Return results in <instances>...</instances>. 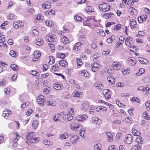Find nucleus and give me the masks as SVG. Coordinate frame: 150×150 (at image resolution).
I'll list each match as a JSON object with an SVG mask.
<instances>
[{
  "label": "nucleus",
  "instance_id": "obj_43",
  "mask_svg": "<svg viewBox=\"0 0 150 150\" xmlns=\"http://www.w3.org/2000/svg\"><path fill=\"white\" fill-rule=\"evenodd\" d=\"M101 145L100 144L98 143L95 145L94 146V149L95 150H101L100 148V146Z\"/></svg>",
  "mask_w": 150,
  "mask_h": 150
},
{
  "label": "nucleus",
  "instance_id": "obj_51",
  "mask_svg": "<svg viewBox=\"0 0 150 150\" xmlns=\"http://www.w3.org/2000/svg\"><path fill=\"white\" fill-rule=\"evenodd\" d=\"M31 72L32 73V74L33 75H35L36 76H38L39 75V73L36 71L31 70Z\"/></svg>",
  "mask_w": 150,
  "mask_h": 150
},
{
  "label": "nucleus",
  "instance_id": "obj_29",
  "mask_svg": "<svg viewBox=\"0 0 150 150\" xmlns=\"http://www.w3.org/2000/svg\"><path fill=\"white\" fill-rule=\"evenodd\" d=\"M139 61L141 63L143 64H145L148 62V61L145 59H143L141 58H139L138 59Z\"/></svg>",
  "mask_w": 150,
  "mask_h": 150
},
{
  "label": "nucleus",
  "instance_id": "obj_27",
  "mask_svg": "<svg viewBox=\"0 0 150 150\" xmlns=\"http://www.w3.org/2000/svg\"><path fill=\"white\" fill-rule=\"evenodd\" d=\"M81 95V92L78 91H76L72 94V96L74 97H79Z\"/></svg>",
  "mask_w": 150,
  "mask_h": 150
},
{
  "label": "nucleus",
  "instance_id": "obj_18",
  "mask_svg": "<svg viewBox=\"0 0 150 150\" xmlns=\"http://www.w3.org/2000/svg\"><path fill=\"white\" fill-rule=\"evenodd\" d=\"M132 132L133 134L135 136H138L140 135V133L139 132L137 131V130L133 128L132 129Z\"/></svg>",
  "mask_w": 150,
  "mask_h": 150
},
{
  "label": "nucleus",
  "instance_id": "obj_44",
  "mask_svg": "<svg viewBox=\"0 0 150 150\" xmlns=\"http://www.w3.org/2000/svg\"><path fill=\"white\" fill-rule=\"evenodd\" d=\"M58 56L59 58L64 59L65 57V55L64 53H59L58 54Z\"/></svg>",
  "mask_w": 150,
  "mask_h": 150
},
{
  "label": "nucleus",
  "instance_id": "obj_16",
  "mask_svg": "<svg viewBox=\"0 0 150 150\" xmlns=\"http://www.w3.org/2000/svg\"><path fill=\"white\" fill-rule=\"evenodd\" d=\"M69 136L68 133L67 132H65L62 134L59 135V137L61 140H63L67 138Z\"/></svg>",
  "mask_w": 150,
  "mask_h": 150
},
{
  "label": "nucleus",
  "instance_id": "obj_20",
  "mask_svg": "<svg viewBox=\"0 0 150 150\" xmlns=\"http://www.w3.org/2000/svg\"><path fill=\"white\" fill-rule=\"evenodd\" d=\"M62 42L64 43L67 44L69 42V40L66 37H63L61 39Z\"/></svg>",
  "mask_w": 150,
  "mask_h": 150
},
{
  "label": "nucleus",
  "instance_id": "obj_31",
  "mask_svg": "<svg viewBox=\"0 0 150 150\" xmlns=\"http://www.w3.org/2000/svg\"><path fill=\"white\" fill-rule=\"evenodd\" d=\"M11 68L13 70L15 71L18 69V66L15 64H12L10 66Z\"/></svg>",
  "mask_w": 150,
  "mask_h": 150
},
{
  "label": "nucleus",
  "instance_id": "obj_36",
  "mask_svg": "<svg viewBox=\"0 0 150 150\" xmlns=\"http://www.w3.org/2000/svg\"><path fill=\"white\" fill-rule=\"evenodd\" d=\"M145 71V70L143 68H141L140 69L139 72L138 73H136V75L137 76H139L142 74H143Z\"/></svg>",
  "mask_w": 150,
  "mask_h": 150
},
{
  "label": "nucleus",
  "instance_id": "obj_17",
  "mask_svg": "<svg viewBox=\"0 0 150 150\" xmlns=\"http://www.w3.org/2000/svg\"><path fill=\"white\" fill-rule=\"evenodd\" d=\"M115 36L114 35L112 36L110 38L107 39V42L109 44H112V41L115 39Z\"/></svg>",
  "mask_w": 150,
  "mask_h": 150
},
{
  "label": "nucleus",
  "instance_id": "obj_10",
  "mask_svg": "<svg viewBox=\"0 0 150 150\" xmlns=\"http://www.w3.org/2000/svg\"><path fill=\"white\" fill-rule=\"evenodd\" d=\"M37 100L39 104H42V103L45 101L44 96L42 95H40L38 97Z\"/></svg>",
  "mask_w": 150,
  "mask_h": 150
},
{
  "label": "nucleus",
  "instance_id": "obj_30",
  "mask_svg": "<svg viewBox=\"0 0 150 150\" xmlns=\"http://www.w3.org/2000/svg\"><path fill=\"white\" fill-rule=\"evenodd\" d=\"M34 56L36 58L39 57L41 55L40 52L38 51L34 52Z\"/></svg>",
  "mask_w": 150,
  "mask_h": 150
},
{
  "label": "nucleus",
  "instance_id": "obj_46",
  "mask_svg": "<svg viewBox=\"0 0 150 150\" xmlns=\"http://www.w3.org/2000/svg\"><path fill=\"white\" fill-rule=\"evenodd\" d=\"M85 129H83L81 130L80 132H79V134L82 137L84 138L85 136L84 135V133L85 132Z\"/></svg>",
  "mask_w": 150,
  "mask_h": 150
},
{
  "label": "nucleus",
  "instance_id": "obj_53",
  "mask_svg": "<svg viewBox=\"0 0 150 150\" xmlns=\"http://www.w3.org/2000/svg\"><path fill=\"white\" fill-rule=\"evenodd\" d=\"M134 1L133 0H129L127 3V5L130 6L134 4Z\"/></svg>",
  "mask_w": 150,
  "mask_h": 150
},
{
  "label": "nucleus",
  "instance_id": "obj_24",
  "mask_svg": "<svg viewBox=\"0 0 150 150\" xmlns=\"http://www.w3.org/2000/svg\"><path fill=\"white\" fill-rule=\"evenodd\" d=\"M106 134L108 136V140L110 142L112 141V135L111 133L110 132H107Z\"/></svg>",
  "mask_w": 150,
  "mask_h": 150
},
{
  "label": "nucleus",
  "instance_id": "obj_62",
  "mask_svg": "<svg viewBox=\"0 0 150 150\" xmlns=\"http://www.w3.org/2000/svg\"><path fill=\"white\" fill-rule=\"evenodd\" d=\"M46 7H47L48 8H50L51 7V4L49 2H46L44 3Z\"/></svg>",
  "mask_w": 150,
  "mask_h": 150
},
{
  "label": "nucleus",
  "instance_id": "obj_52",
  "mask_svg": "<svg viewBox=\"0 0 150 150\" xmlns=\"http://www.w3.org/2000/svg\"><path fill=\"white\" fill-rule=\"evenodd\" d=\"M94 86L96 87H98L99 89H101L103 88L102 85L101 84H98L97 83H96L94 85Z\"/></svg>",
  "mask_w": 150,
  "mask_h": 150
},
{
  "label": "nucleus",
  "instance_id": "obj_13",
  "mask_svg": "<svg viewBox=\"0 0 150 150\" xmlns=\"http://www.w3.org/2000/svg\"><path fill=\"white\" fill-rule=\"evenodd\" d=\"M82 45V43L81 42H78L76 43L73 47V50L75 51H77L78 49H79L80 46Z\"/></svg>",
  "mask_w": 150,
  "mask_h": 150
},
{
  "label": "nucleus",
  "instance_id": "obj_63",
  "mask_svg": "<svg viewBox=\"0 0 150 150\" xmlns=\"http://www.w3.org/2000/svg\"><path fill=\"white\" fill-rule=\"evenodd\" d=\"M130 24L131 27L132 28H134L133 27H134V25L136 24V22L134 21H132L131 22Z\"/></svg>",
  "mask_w": 150,
  "mask_h": 150
},
{
  "label": "nucleus",
  "instance_id": "obj_7",
  "mask_svg": "<svg viewBox=\"0 0 150 150\" xmlns=\"http://www.w3.org/2000/svg\"><path fill=\"white\" fill-rule=\"evenodd\" d=\"M128 63L129 64L132 66L135 65L136 63V60L134 58L131 57L128 59Z\"/></svg>",
  "mask_w": 150,
  "mask_h": 150
},
{
  "label": "nucleus",
  "instance_id": "obj_14",
  "mask_svg": "<svg viewBox=\"0 0 150 150\" xmlns=\"http://www.w3.org/2000/svg\"><path fill=\"white\" fill-rule=\"evenodd\" d=\"M82 110L83 111L87 110L89 107V105L86 103H84L82 105Z\"/></svg>",
  "mask_w": 150,
  "mask_h": 150
},
{
  "label": "nucleus",
  "instance_id": "obj_15",
  "mask_svg": "<svg viewBox=\"0 0 150 150\" xmlns=\"http://www.w3.org/2000/svg\"><path fill=\"white\" fill-rule=\"evenodd\" d=\"M62 86V83H55L53 84V87L55 89L59 90L61 88Z\"/></svg>",
  "mask_w": 150,
  "mask_h": 150
},
{
  "label": "nucleus",
  "instance_id": "obj_4",
  "mask_svg": "<svg viewBox=\"0 0 150 150\" xmlns=\"http://www.w3.org/2000/svg\"><path fill=\"white\" fill-rule=\"evenodd\" d=\"M126 139L125 140V142L127 144H131L132 140V136L130 134H127L125 136Z\"/></svg>",
  "mask_w": 150,
  "mask_h": 150
},
{
  "label": "nucleus",
  "instance_id": "obj_48",
  "mask_svg": "<svg viewBox=\"0 0 150 150\" xmlns=\"http://www.w3.org/2000/svg\"><path fill=\"white\" fill-rule=\"evenodd\" d=\"M43 142L46 145H51L52 144L51 142H50L48 140L46 139L44 140L43 141Z\"/></svg>",
  "mask_w": 150,
  "mask_h": 150
},
{
  "label": "nucleus",
  "instance_id": "obj_28",
  "mask_svg": "<svg viewBox=\"0 0 150 150\" xmlns=\"http://www.w3.org/2000/svg\"><path fill=\"white\" fill-rule=\"evenodd\" d=\"M108 81L110 83L114 82L115 81V79L111 76H109L107 78Z\"/></svg>",
  "mask_w": 150,
  "mask_h": 150
},
{
  "label": "nucleus",
  "instance_id": "obj_19",
  "mask_svg": "<svg viewBox=\"0 0 150 150\" xmlns=\"http://www.w3.org/2000/svg\"><path fill=\"white\" fill-rule=\"evenodd\" d=\"M44 42L43 40L40 39H37L35 42L36 44L38 46L41 45Z\"/></svg>",
  "mask_w": 150,
  "mask_h": 150
},
{
  "label": "nucleus",
  "instance_id": "obj_58",
  "mask_svg": "<svg viewBox=\"0 0 150 150\" xmlns=\"http://www.w3.org/2000/svg\"><path fill=\"white\" fill-rule=\"evenodd\" d=\"M8 23L7 21H5L4 23H3L1 25L0 27L2 29H4L5 28V27H4V26L5 25L8 24Z\"/></svg>",
  "mask_w": 150,
  "mask_h": 150
},
{
  "label": "nucleus",
  "instance_id": "obj_61",
  "mask_svg": "<svg viewBox=\"0 0 150 150\" xmlns=\"http://www.w3.org/2000/svg\"><path fill=\"white\" fill-rule=\"evenodd\" d=\"M10 54L12 57H15L16 54L13 50H11L10 52Z\"/></svg>",
  "mask_w": 150,
  "mask_h": 150
},
{
  "label": "nucleus",
  "instance_id": "obj_39",
  "mask_svg": "<svg viewBox=\"0 0 150 150\" xmlns=\"http://www.w3.org/2000/svg\"><path fill=\"white\" fill-rule=\"evenodd\" d=\"M122 72L124 74H128L130 72L129 69L127 68L126 69H122Z\"/></svg>",
  "mask_w": 150,
  "mask_h": 150
},
{
  "label": "nucleus",
  "instance_id": "obj_23",
  "mask_svg": "<svg viewBox=\"0 0 150 150\" xmlns=\"http://www.w3.org/2000/svg\"><path fill=\"white\" fill-rule=\"evenodd\" d=\"M80 74L82 76L86 77L88 74V72L86 71H82L79 72Z\"/></svg>",
  "mask_w": 150,
  "mask_h": 150
},
{
  "label": "nucleus",
  "instance_id": "obj_11",
  "mask_svg": "<svg viewBox=\"0 0 150 150\" xmlns=\"http://www.w3.org/2000/svg\"><path fill=\"white\" fill-rule=\"evenodd\" d=\"M87 118V116L85 115H79L76 118V120L79 121H83Z\"/></svg>",
  "mask_w": 150,
  "mask_h": 150
},
{
  "label": "nucleus",
  "instance_id": "obj_64",
  "mask_svg": "<svg viewBox=\"0 0 150 150\" xmlns=\"http://www.w3.org/2000/svg\"><path fill=\"white\" fill-rule=\"evenodd\" d=\"M138 20L139 22L140 23H143L144 22L143 20V16H141L138 17Z\"/></svg>",
  "mask_w": 150,
  "mask_h": 150
},
{
  "label": "nucleus",
  "instance_id": "obj_59",
  "mask_svg": "<svg viewBox=\"0 0 150 150\" xmlns=\"http://www.w3.org/2000/svg\"><path fill=\"white\" fill-rule=\"evenodd\" d=\"M145 34L144 33L143 31H139L138 32V35L139 36H144Z\"/></svg>",
  "mask_w": 150,
  "mask_h": 150
},
{
  "label": "nucleus",
  "instance_id": "obj_22",
  "mask_svg": "<svg viewBox=\"0 0 150 150\" xmlns=\"http://www.w3.org/2000/svg\"><path fill=\"white\" fill-rule=\"evenodd\" d=\"M33 132L27 134H26V138L28 140H31V139L33 138Z\"/></svg>",
  "mask_w": 150,
  "mask_h": 150
},
{
  "label": "nucleus",
  "instance_id": "obj_2",
  "mask_svg": "<svg viewBox=\"0 0 150 150\" xmlns=\"http://www.w3.org/2000/svg\"><path fill=\"white\" fill-rule=\"evenodd\" d=\"M99 8L100 10H102L103 11H109L110 8V6H108L105 3H103L99 5Z\"/></svg>",
  "mask_w": 150,
  "mask_h": 150
},
{
  "label": "nucleus",
  "instance_id": "obj_9",
  "mask_svg": "<svg viewBox=\"0 0 150 150\" xmlns=\"http://www.w3.org/2000/svg\"><path fill=\"white\" fill-rule=\"evenodd\" d=\"M69 136L70 137V140L72 143H76L78 140V137L76 135L70 134Z\"/></svg>",
  "mask_w": 150,
  "mask_h": 150
},
{
  "label": "nucleus",
  "instance_id": "obj_8",
  "mask_svg": "<svg viewBox=\"0 0 150 150\" xmlns=\"http://www.w3.org/2000/svg\"><path fill=\"white\" fill-rule=\"evenodd\" d=\"M11 112L10 110H5L3 111V116L6 119L8 118V116L11 115Z\"/></svg>",
  "mask_w": 150,
  "mask_h": 150
},
{
  "label": "nucleus",
  "instance_id": "obj_47",
  "mask_svg": "<svg viewBox=\"0 0 150 150\" xmlns=\"http://www.w3.org/2000/svg\"><path fill=\"white\" fill-rule=\"evenodd\" d=\"M142 80H143L144 82L146 83H148L150 81V79L148 77H144L142 78Z\"/></svg>",
  "mask_w": 150,
  "mask_h": 150
},
{
  "label": "nucleus",
  "instance_id": "obj_41",
  "mask_svg": "<svg viewBox=\"0 0 150 150\" xmlns=\"http://www.w3.org/2000/svg\"><path fill=\"white\" fill-rule=\"evenodd\" d=\"M122 25L120 24H118L114 28V30L115 31H117L118 30L120 29L121 28Z\"/></svg>",
  "mask_w": 150,
  "mask_h": 150
},
{
  "label": "nucleus",
  "instance_id": "obj_32",
  "mask_svg": "<svg viewBox=\"0 0 150 150\" xmlns=\"http://www.w3.org/2000/svg\"><path fill=\"white\" fill-rule=\"evenodd\" d=\"M40 139L39 137H37L36 138H32L30 140V142L33 143H36L38 142V140Z\"/></svg>",
  "mask_w": 150,
  "mask_h": 150
},
{
  "label": "nucleus",
  "instance_id": "obj_60",
  "mask_svg": "<svg viewBox=\"0 0 150 150\" xmlns=\"http://www.w3.org/2000/svg\"><path fill=\"white\" fill-rule=\"evenodd\" d=\"M15 15L13 14H10L8 16V17L9 19H13Z\"/></svg>",
  "mask_w": 150,
  "mask_h": 150
},
{
  "label": "nucleus",
  "instance_id": "obj_54",
  "mask_svg": "<svg viewBox=\"0 0 150 150\" xmlns=\"http://www.w3.org/2000/svg\"><path fill=\"white\" fill-rule=\"evenodd\" d=\"M109 90L107 89H105L103 90V92L104 95H105L108 94V92H109Z\"/></svg>",
  "mask_w": 150,
  "mask_h": 150
},
{
  "label": "nucleus",
  "instance_id": "obj_45",
  "mask_svg": "<svg viewBox=\"0 0 150 150\" xmlns=\"http://www.w3.org/2000/svg\"><path fill=\"white\" fill-rule=\"evenodd\" d=\"M32 34L33 35L37 36L39 34V32L36 29H34L32 32Z\"/></svg>",
  "mask_w": 150,
  "mask_h": 150
},
{
  "label": "nucleus",
  "instance_id": "obj_34",
  "mask_svg": "<svg viewBox=\"0 0 150 150\" xmlns=\"http://www.w3.org/2000/svg\"><path fill=\"white\" fill-rule=\"evenodd\" d=\"M77 126H78L77 124L73 123L71 124L70 127L71 129L75 131V130L76 129V128Z\"/></svg>",
  "mask_w": 150,
  "mask_h": 150
},
{
  "label": "nucleus",
  "instance_id": "obj_37",
  "mask_svg": "<svg viewBox=\"0 0 150 150\" xmlns=\"http://www.w3.org/2000/svg\"><path fill=\"white\" fill-rule=\"evenodd\" d=\"M74 19L78 21H83V19L81 18L79 16L76 15L74 17Z\"/></svg>",
  "mask_w": 150,
  "mask_h": 150
},
{
  "label": "nucleus",
  "instance_id": "obj_38",
  "mask_svg": "<svg viewBox=\"0 0 150 150\" xmlns=\"http://www.w3.org/2000/svg\"><path fill=\"white\" fill-rule=\"evenodd\" d=\"M97 33L101 36H105V33L103 30H100Z\"/></svg>",
  "mask_w": 150,
  "mask_h": 150
},
{
  "label": "nucleus",
  "instance_id": "obj_25",
  "mask_svg": "<svg viewBox=\"0 0 150 150\" xmlns=\"http://www.w3.org/2000/svg\"><path fill=\"white\" fill-rule=\"evenodd\" d=\"M46 25L48 26L52 27L53 26L54 24L53 22L49 21H47L45 22Z\"/></svg>",
  "mask_w": 150,
  "mask_h": 150
},
{
  "label": "nucleus",
  "instance_id": "obj_12",
  "mask_svg": "<svg viewBox=\"0 0 150 150\" xmlns=\"http://www.w3.org/2000/svg\"><path fill=\"white\" fill-rule=\"evenodd\" d=\"M46 104L48 106L52 105L53 106H55L56 104V101L54 100H50L46 102Z\"/></svg>",
  "mask_w": 150,
  "mask_h": 150
},
{
  "label": "nucleus",
  "instance_id": "obj_1",
  "mask_svg": "<svg viewBox=\"0 0 150 150\" xmlns=\"http://www.w3.org/2000/svg\"><path fill=\"white\" fill-rule=\"evenodd\" d=\"M56 36L53 34L47 35L45 37V40L48 42H54L56 40Z\"/></svg>",
  "mask_w": 150,
  "mask_h": 150
},
{
  "label": "nucleus",
  "instance_id": "obj_26",
  "mask_svg": "<svg viewBox=\"0 0 150 150\" xmlns=\"http://www.w3.org/2000/svg\"><path fill=\"white\" fill-rule=\"evenodd\" d=\"M141 148L139 145H136L132 146L131 150H141Z\"/></svg>",
  "mask_w": 150,
  "mask_h": 150
},
{
  "label": "nucleus",
  "instance_id": "obj_21",
  "mask_svg": "<svg viewBox=\"0 0 150 150\" xmlns=\"http://www.w3.org/2000/svg\"><path fill=\"white\" fill-rule=\"evenodd\" d=\"M59 65L62 67H64L68 64L67 62L64 60H62L60 61L59 62Z\"/></svg>",
  "mask_w": 150,
  "mask_h": 150
},
{
  "label": "nucleus",
  "instance_id": "obj_5",
  "mask_svg": "<svg viewBox=\"0 0 150 150\" xmlns=\"http://www.w3.org/2000/svg\"><path fill=\"white\" fill-rule=\"evenodd\" d=\"M112 67L115 69H119L121 67V64L118 62H115L112 63Z\"/></svg>",
  "mask_w": 150,
  "mask_h": 150
},
{
  "label": "nucleus",
  "instance_id": "obj_40",
  "mask_svg": "<svg viewBox=\"0 0 150 150\" xmlns=\"http://www.w3.org/2000/svg\"><path fill=\"white\" fill-rule=\"evenodd\" d=\"M136 141L138 143L140 144H142L143 143V141L142 140V138L141 137L137 138L136 139Z\"/></svg>",
  "mask_w": 150,
  "mask_h": 150
},
{
  "label": "nucleus",
  "instance_id": "obj_57",
  "mask_svg": "<svg viewBox=\"0 0 150 150\" xmlns=\"http://www.w3.org/2000/svg\"><path fill=\"white\" fill-rule=\"evenodd\" d=\"M96 122H93V123L96 124L97 125H99L102 123V121L100 119H98Z\"/></svg>",
  "mask_w": 150,
  "mask_h": 150
},
{
  "label": "nucleus",
  "instance_id": "obj_49",
  "mask_svg": "<svg viewBox=\"0 0 150 150\" xmlns=\"http://www.w3.org/2000/svg\"><path fill=\"white\" fill-rule=\"evenodd\" d=\"M52 67L51 69L54 71H56L59 69L58 67L56 65H52Z\"/></svg>",
  "mask_w": 150,
  "mask_h": 150
},
{
  "label": "nucleus",
  "instance_id": "obj_6",
  "mask_svg": "<svg viewBox=\"0 0 150 150\" xmlns=\"http://www.w3.org/2000/svg\"><path fill=\"white\" fill-rule=\"evenodd\" d=\"M73 119V117L72 115L70 113V112L67 114H66L65 115L63 116V119L66 121H70L72 120Z\"/></svg>",
  "mask_w": 150,
  "mask_h": 150
},
{
  "label": "nucleus",
  "instance_id": "obj_50",
  "mask_svg": "<svg viewBox=\"0 0 150 150\" xmlns=\"http://www.w3.org/2000/svg\"><path fill=\"white\" fill-rule=\"evenodd\" d=\"M121 121L120 120H115L112 122V123L116 124H121Z\"/></svg>",
  "mask_w": 150,
  "mask_h": 150
},
{
  "label": "nucleus",
  "instance_id": "obj_35",
  "mask_svg": "<svg viewBox=\"0 0 150 150\" xmlns=\"http://www.w3.org/2000/svg\"><path fill=\"white\" fill-rule=\"evenodd\" d=\"M77 66L79 68L81 67V65L82 64V62L81 60L80 59L77 58L76 60Z\"/></svg>",
  "mask_w": 150,
  "mask_h": 150
},
{
  "label": "nucleus",
  "instance_id": "obj_33",
  "mask_svg": "<svg viewBox=\"0 0 150 150\" xmlns=\"http://www.w3.org/2000/svg\"><path fill=\"white\" fill-rule=\"evenodd\" d=\"M38 125V121L35 120H34L33 122L32 126L34 127L35 129L37 127Z\"/></svg>",
  "mask_w": 150,
  "mask_h": 150
},
{
  "label": "nucleus",
  "instance_id": "obj_3",
  "mask_svg": "<svg viewBox=\"0 0 150 150\" xmlns=\"http://www.w3.org/2000/svg\"><path fill=\"white\" fill-rule=\"evenodd\" d=\"M101 66L99 64L94 63L91 66V69L92 71L96 72L98 70Z\"/></svg>",
  "mask_w": 150,
  "mask_h": 150
},
{
  "label": "nucleus",
  "instance_id": "obj_56",
  "mask_svg": "<svg viewBox=\"0 0 150 150\" xmlns=\"http://www.w3.org/2000/svg\"><path fill=\"white\" fill-rule=\"evenodd\" d=\"M108 150H117V149H116L115 146L112 145L109 147Z\"/></svg>",
  "mask_w": 150,
  "mask_h": 150
},
{
  "label": "nucleus",
  "instance_id": "obj_55",
  "mask_svg": "<svg viewBox=\"0 0 150 150\" xmlns=\"http://www.w3.org/2000/svg\"><path fill=\"white\" fill-rule=\"evenodd\" d=\"M125 86L124 84L123 83H121L120 82H118L117 83L116 85V87H123L124 86Z\"/></svg>",
  "mask_w": 150,
  "mask_h": 150
},
{
  "label": "nucleus",
  "instance_id": "obj_42",
  "mask_svg": "<svg viewBox=\"0 0 150 150\" xmlns=\"http://www.w3.org/2000/svg\"><path fill=\"white\" fill-rule=\"evenodd\" d=\"M61 118V117L59 116V115L57 114L54 116L53 120L56 122L59 120V118Z\"/></svg>",
  "mask_w": 150,
  "mask_h": 150
}]
</instances>
